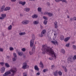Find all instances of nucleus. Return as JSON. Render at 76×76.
I'll use <instances>...</instances> for the list:
<instances>
[{"instance_id": "nucleus-12", "label": "nucleus", "mask_w": 76, "mask_h": 76, "mask_svg": "<svg viewBox=\"0 0 76 76\" xmlns=\"http://www.w3.org/2000/svg\"><path fill=\"white\" fill-rule=\"evenodd\" d=\"M4 8H5V6L4 5H3L2 8H1V10H0V12H3L4 10Z\"/></svg>"}, {"instance_id": "nucleus-24", "label": "nucleus", "mask_w": 76, "mask_h": 76, "mask_svg": "<svg viewBox=\"0 0 76 76\" xmlns=\"http://www.w3.org/2000/svg\"><path fill=\"white\" fill-rule=\"evenodd\" d=\"M47 22H48V21L47 20H45L44 21V24L45 25H46L47 24Z\"/></svg>"}, {"instance_id": "nucleus-10", "label": "nucleus", "mask_w": 76, "mask_h": 76, "mask_svg": "<svg viewBox=\"0 0 76 76\" xmlns=\"http://www.w3.org/2000/svg\"><path fill=\"white\" fill-rule=\"evenodd\" d=\"M40 67H41L42 69L44 68V64H43V63L42 62V61L40 62Z\"/></svg>"}, {"instance_id": "nucleus-48", "label": "nucleus", "mask_w": 76, "mask_h": 76, "mask_svg": "<svg viewBox=\"0 0 76 76\" xmlns=\"http://www.w3.org/2000/svg\"><path fill=\"white\" fill-rule=\"evenodd\" d=\"M44 15H48V12H45L44 13Z\"/></svg>"}, {"instance_id": "nucleus-2", "label": "nucleus", "mask_w": 76, "mask_h": 76, "mask_svg": "<svg viewBox=\"0 0 76 76\" xmlns=\"http://www.w3.org/2000/svg\"><path fill=\"white\" fill-rule=\"evenodd\" d=\"M10 71L12 72V74H11V76H13L15 75V73H16L17 69L16 68H12L10 69Z\"/></svg>"}, {"instance_id": "nucleus-42", "label": "nucleus", "mask_w": 76, "mask_h": 76, "mask_svg": "<svg viewBox=\"0 0 76 76\" xmlns=\"http://www.w3.org/2000/svg\"><path fill=\"white\" fill-rule=\"evenodd\" d=\"M16 58H12V61H16Z\"/></svg>"}, {"instance_id": "nucleus-29", "label": "nucleus", "mask_w": 76, "mask_h": 76, "mask_svg": "<svg viewBox=\"0 0 76 76\" xmlns=\"http://www.w3.org/2000/svg\"><path fill=\"white\" fill-rule=\"evenodd\" d=\"M35 46H33L32 51H35Z\"/></svg>"}, {"instance_id": "nucleus-31", "label": "nucleus", "mask_w": 76, "mask_h": 76, "mask_svg": "<svg viewBox=\"0 0 76 76\" xmlns=\"http://www.w3.org/2000/svg\"><path fill=\"white\" fill-rule=\"evenodd\" d=\"M48 15L49 16L51 17L53 16V14L50 12H49Z\"/></svg>"}, {"instance_id": "nucleus-59", "label": "nucleus", "mask_w": 76, "mask_h": 76, "mask_svg": "<svg viewBox=\"0 0 76 76\" xmlns=\"http://www.w3.org/2000/svg\"><path fill=\"white\" fill-rule=\"evenodd\" d=\"M73 19L74 20H76V17H75L73 18Z\"/></svg>"}, {"instance_id": "nucleus-26", "label": "nucleus", "mask_w": 76, "mask_h": 76, "mask_svg": "<svg viewBox=\"0 0 76 76\" xmlns=\"http://www.w3.org/2000/svg\"><path fill=\"white\" fill-rule=\"evenodd\" d=\"M25 11H26V12H29V11L30 10V8H25Z\"/></svg>"}, {"instance_id": "nucleus-33", "label": "nucleus", "mask_w": 76, "mask_h": 76, "mask_svg": "<svg viewBox=\"0 0 76 76\" xmlns=\"http://www.w3.org/2000/svg\"><path fill=\"white\" fill-rule=\"evenodd\" d=\"M65 46L66 47H70V43L66 44Z\"/></svg>"}, {"instance_id": "nucleus-6", "label": "nucleus", "mask_w": 76, "mask_h": 76, "mask_svg": "<svg viewBox=\"0 0 76 76\" xmlns=\"http://www.w3.org/2000/svg\"><path fill=\"white\" fill-rule=\"evenodd\" d=\"M28 20H24L22 22V23L23 25H27V24H28Z\"/></svg>"}, {"instance_id": "nucleus-5", "label": "nucleus", "mask_w": 76, "mask_h": 76, "mask_svg": "<svg viewBox=\"0 0 76 76\" xmlns=\"http://www.w3.org/2000/svg\"><path fill=\"white\" fill-rule=\"evenodd\" d=\"M22 68L23 69H27V67H26V63L25 62L23 63V67H22Z\"/></svg>"}, {"instance_id": "nucleus-55", "label": "nucleus", "mask_w": 76, "mask_h": 76, "mask_svg": "<svg viewBox=\"0 0 76 76\" xmlns=\"http://www.w3.org/2000/svg\"><path fill=\"white\" fill-rule=\"evenodd\" d=\"M11 1L12 2H15L16 1V0H11Z\"/></svg>"}, {"instance_id": "nucleus-30", "label": "nucleus", "mask_w": 76, "mask_h": 76, "mask_svg": "<svg viewBox=\"0 0 76 76\" xmlns=\"http://www.w3.org/2000/svg\"><path fill=\"white\" fill-rule=\"evenodd\" d=\"M41 10H42L41 8L39 7L38 8V12H41Z\"/></svg>"}, {"instance_id": "nucleus-58", "label": "nucleus", "mask_w": 76, "mask_h": 76, "mask_svg": "<svg viewBox=\"0 0 76 76\" xmlns=\"http://www.w3.org/2000/svg\"><path fill=\"white\" fill-rule=\"evenodd\" d=\"M36 75H40V73L37 72Z\"/></svg>"}, {"instance_id": "nucleus-18", "label": "nucleus", "mask_w": 76, "mask_h": 76, "mask_svg": "<svg viewBox=\"0 0 76 76\" xmlns=\"http://www.w3.org/2000/svg\"><path fill=\"white\" fill-rule=\"evenodd\" d=\"M34 69L36 70H37V71H39V68L38 67V66L37 65H35L34 66Z\"/></svg>"}, {"instance_id": "nucleus-34", "label": "nucleus", "mask_w": 76, "mask_h": 76, "mask_svg": "<svg viewBox=\"0 0 76 76\" xmlns=\"http://www.w3.org/2000/svg\"><path fill=\"white\" fill-rule=\"evenodd\" d=\"M14 58H17V56L16 55V53H13Z\"/></svg>"}, {"instance_id": "nucleus-53", "label": "nucleus", "mask_w": 76, "mask_h": 76, "mask_svg": "<svg viewBox=\"0 0 76 76\" xmlns=\"http://www.w3.org/2000/svg\"><path fill=\"white\" fill-rule=\"evenodd\" d=\"M47 4L48 6H50V3L49 2H47Z\"/></svg>"}, {"instance_id": "nucleus-50", "label": "nucleus", "mask_w": 76, "mask_h": 76, "mask_svg": "<svg viewBox=\"0 0 76 76\" xmlns=\"http://www.w3.org/2000/svg\"><path fill=\"white\" fill-rule=\"evenodd\" d=\"M64 70L65 72H67V68H66V67H65Z\"/></svg>"}, {"instance_id": "nucleus-19", "label": "nucleus", "mask_w": 76, "mask_h": 76, "mask_svg": "<svg viewBox=\"0 0 76 76\" xmlns=\"http://www.w3.org/2000/svg\"><path fill=\"white\" fill-rule=\"evenodd\" d=\"M39 23V22L37 21H35L33 22L34 24V25H37Z\"/></svg>"}, {"instance_id": "nucleus-39", "label": "nucleus", "mask_w": 76, "mask_h": 76, "mask_svg": "<svg viewBox=\"0 0 76 76\" xmlns=\"http://www.w3.org/2000/svg\"><path fill=\"white\" fill-rule=\"evenodd\" d=\"M73 48L74 50H76V46L75 45H73Z\"/></svg>"}, {"instance_id": "nucleus-61", "label": "nucleus", "mask_w": 76, "mask_h": 76, "mask_svg": "<svg viewBox=\"0 0 76 76\" xmlns=\"http://www.w3.org/2000/svg\"><path fill=\"white\" fill-rule=\"evenodd\" d=\"M4 19L2 18V17H0V19Z\"/></svg>"}, {"instance_id": "nucleus-35", "label": "nucleus", "mask_w": 76, "mask_h": 76, "mask_svg": "<svg viewBox=\"0 0 76 76\" xmlns=\"http://www.w3.org/2000/svg\"><path fill=\"white\" fill-rule=\"evenodd\" d=\"M10 51H13V50H14V49L13 48H12V47H10Z\"/></svg>"}, {"instance_id": "nucleus-52", "label": "nucleus", "mask_w": 76, "mask_h": 76, "mask_svg": "<svg viewBox=\"0 0 76 76\" xmlns=\"http://www.w3.org/2000/svg\"><path fill=\"white\" fill-rule=\"evenodd\" d=\"M70 19L71 21H73V20H74V19H73V18H70Z\"/></svg>"}, {"instance_id": "nucleus-41", "label": "nucleus", "mask_w": 76, "mask_h": 76, "mask_svg": "<svg viewBox=\"0 0 76 76\" xmlns=\"http://www.w3.org/2000/svg\"><path fill=\"white\" fill-rule=\"evenodd\" d=\"M34 51H32L31 52V51L29 52V53L30 54V55H32V54H33V53H34Z\"/></svg>"}, {"instance_id": "nucleus-64", "label": "nucleus", "mask_w": 76, "mask_h": 76, "mask_svg": "<svg viewBox=\"0 0 76 76\" xmlns=\"http://www.w3.org/2000/svg\"><path fill=\"white\" fill-rule=\"evenodd\" d=\"M62 67L63 69H64V68H65V66H62Z\"/></svg>"}, {"instance_id": "nucleus-49", "label": "nucleus", "mask_w": 76, "mask_h": 76, "mask_svg": "<svg viewBox=\"0 0 76 76\" xmlns=\"http://www.w3.org/2000/svg\"><path fill=\"white\" fill-rule=\"evenodd\" d=\"M55 1L56 2V3H59L60 1V0H55Z\"/></svg>"}, {"instance_id": "nucleus-7", "label": "nucleus", "mask_w": 76, "mask_h": 76, "mask_svg": "<svg viewBox=\"0 0 76 76\" xmlns=\"http://www.w3.org/2000/svg\"><path fill=\"white\" fill-rule=\"evenodd\" d=\"M30 45L31 47H32L34 45V40L31 39L30 41Z\"/></svg>"}, {"instance_id": "nucleus-9", "label": "nucleus", "mask_w": 76, "mask_h": 76, "mask_svg": "<svg viewBox=\"0 0 76 76\" xmlns=\"http://www.w3.org/2000/svg\"><path fill=\"white\" fill-rule=\"evenodd\" d=\"M69 39H70V37H68L65 38V39H64V41L65 42H67V41H68L69 40Z\"/></svg>"}, {"instance_id": "nucleus-16", "label": "nucleus", "mask_w": 76, "mask_h": 76, "mask_svg": "<svg viewBox=\"0 0 76 76\" xmlns=\"http://www.w3.org/2000/svg\"><path fill=\"white\" fill-rule=\"evenodd\" d=\"M10 9V7H6L4 10V11H7V10H9Z\"/></svg>"}, {"instance_id": "nucleus-40", "label": "nucleus", "mask_w": 76, "mask_h": 76, "mask_svg": "<svg viewBox=\"0 0 76 76\" xmlns=\"http://www.w3.org/2000/svg\"><path fill=\"white\" fill-rule=\"evenodd\" d=\"M58 74L60 76H61L62 75V72L61 71H59L58 72Z\"/></svg>"}, {"instance_id": "nucleus-21", "label": "nucleus", "mask_w": 76, "mask_h": 76, "mask_svg": "<svg viewBox=\"0 0 76 76\" xmlns=\"http://www.w3.org/2000/svg\"><path fill=\"white\" fill-rule=\"evenodd\" d=\"M5 65L7 67H10V65H9V64H8V63H6L5 64Z\"/></svg>"}, {"instance_id": "nucleus-11", "label": "nucleus", "mask_w": 76, "mask_h": 76, "mask_svg": "<svg viewBox=\"0 0 76 76\" xmlns=\"http://www.w3.org/2000/svg\"><path fill=\"white\" fill-rule=\"evenodd\" d=\"M68 60H69V61L71 62H73V57H69L68 58Z\"/></svg>"}, {"instance_id": "nucleus-56", "label": "nucleus", "mask_w": 76, "mask_h": 76, "mask_svg": "<svg viewBox=\"0 0 76 76\" xmlns=\"http://www.w3.org/2000/svg\"><path fill=\"white\" fill-rule=\"evenodd\" d=\"M23 16V14H20V17H22V16Z\"/></svg>"}, {"instance_id": "nucleus-54", "label": "nucleus", "mask_w": 76, "mask_h": 76, "mask_svg": "<svg viewBox=\"0 0 76 76\" xmlns=\"http://www.w3.org/2000/svg\"><path fill=\"white\" fill-rule=\"evenodd\" d=\"M0 51H3V49L1 48H0Z\"/></svg>"}, {"instance_id": "nucleus-17", "label": "nucleus", "mask_w": 76, "mask_h": 76, "mask_svg": "<svg viewBox=\"0 0 76 76\" xmlns=\"http://www.w3.org/2000/svg\"><path fill=\"white\" fill-rule=\"evenodd\" d=\"M26 33L25 32H20L19 33L20 35L22 36L25 35Z\"/></svg>"}, {"instance_id": "nucleus-37", "label": "nucleus", "mask_w": 76, "mask_h": 76, "mask_svg": "<svg viewBox=\"0 0 76 76\" xmlns=\"http://www.w3.org/2000/svg\"><path fill=\"white\" fill-rule=\"evenodd\" d=\"M55 67V66H54V65H52L51 66V69H53Z\"/></svg>"}, {"instance_id": "nucleus-51", "label": "nucleus", "mask_w": 76, "mask_h": 76, "mask_svg": "<svg viewBox=\"0 0 76 76\" xmlns=\"http://www.w3.org/2000/svg\"><path fill=\"white\" fill-rule=\"evenodd\" d=\"M0 64L2 66H3V65H4V62H1Z\"/></svg>"}, {"instance_id": "nucleus-14", "label": "nucleus", "mask_w": 76, "mask_h": 76, "mask_svg": "<svg viewBox=\"0 0 76 76\" xmlns=\"http://www.w3.org/2000/svg\"><path fill=\"white\" fill-rule=\"evenodd\" d=\"M51 42L53 44H54L55 45H56V44H57V45H58V42L57 41L56 42L54 41H52Z\"/></svg>"}, {"instance_id": "nucleus-57", "label": "nucleus", "mask_w": 76, "mask_h": 76, "mask_svg": "<svg viewBox=\"0 0 76 76\" xmlns=\"http://www.w3.org/2000/svg\"><path fill=\"white\" fill-rule=\"evenodd\" d=\"M49 59L50 60H53V59L52 58H49Z\"/></svg>"}, {"instance_id": "nucleus-36", "label": "nucleus", "mask_w": 76, "mask_h": 76, "mask_svg": "<svg viewBox=\"0 0 76 76\" xmlns=\"http://www.w3.org/2000/svg\"><path fill=\"white\" fill-rule=\"evenodd\" d=\"M61 52L63 54L65 53V50H64V49H62L61 50Z\"/></svg>"}, {"instance_id": "nucleus-4", "label": "nucleus", "mask_w": 76, "mask_h": 76, "mask_svg": "<svg viewBox=\"0 0 76 76\" xmlns=\"http://www.w3.org/2000/svg\"><path fill=\"white\" fill-rule=\"evenodd\" d=\"M10 74H11V72L10 71H7L3 75V76H7Z\"/></svg>"}, {"instance_id": "nucleus-25", "label": "nucleus", "mask_w": 76, "mask_h": 76, "mask_svg": "<svg viewBox=\"0 0 76 76\" xmlns=\"http://www.w3.org/2000/svg\"><path fill=\"white\" fill-rule=\"evenodd\" d=\"M1 16L2 17V18L4 19V18H5L6 16V15L5 14H2L1 15Z\"/></svg>"}, {"instance_id": "nucleus-27", "label": "nucleus", "mask_w": 76, "mask_h": 76, "mask_svg": "<svg viewBox=\"0 0 76 76\" xmlns=\"http://www.w3.org/2000/svg\"><path fill=\"white\" fill-rule=\"evenodd\" d=\"M12 28V25H10L8 27V30H11Z\"/></svg>"}, {"instance_id": "nucleus-63", "label": "nucleus", "mask_w": 76, "mask_h": 76, "mask_svg": "<svg viewBox=\"0 0 76 76\" xmlns=\"http://www.w3.org/2000/svg\"><path fill=\"white\" fill-rule=\"evenodd\" d=\"M31 71L32 73L33 72H34V71H33V70L32 69H31Z\"/></svg>"}, {"instance_id": "nucleus-62", "label": "nucleus", "mask_w": 76, "mask_h": 76, "mask_svg": "<svg viewBox=\"0 0 76 76\" xmlns=\"http://www.w3.org/2000/svg\"><path fill=\"white\" fill-rule=\"evenodd\" d=\"M26 67L27 68H28V67H29V66L27 65V63H26Z\"/></svg>"}, {"instance_id": "nucleus-13", "label": "nucleus", "mask_w": 76, "mask_h": 76, "mask_svg": "<svg viewBox=\"0 0 76 76\" xmlns=\"http://www.w3.org/2000/svg\"><path fill=\"white\" fill-rule=\"evenodd\" d=\"M19 4H22L23 6H24L25 4H26V2L25 1H24L23 2L22 1H20L19 3Z\"/></svg>"}, {"instance_id": "nucleus-47", "label": "nucleus", "mask_w": 76, "mask_h": 76, "mask_svg": "<svg viewBox=\"0 0 76 76\" xmlns=\"http://www.w3.org/2000/svg\"><path fill=\"white\" fill-rule=\"evenodd\" d=\"M22 50L23 51L25 52L26 51V49L25 48H23L22 49Z\"/></svg>"}, {"instance_id": "nucleus-1", "label": "nucleus", "mask_w": 76, "mask_h": 76, "mask_svg": "<svg viewBox=\"0 0 76 76\" xmlns=\"http://www.w3.org/2000/svg\"><path fill=\"white\" fill-rule=\"evenodd\" d=\"M42 46L43 50L42 54H45V53H50L52 57H54L55 58H56V53L53 50H52V48H50V47H48L47 46H45V45H43Z\"/></svg>"}, {"instance_id": "nucleus-38", "label": "nucleus", "mask_w": 76, "mask_h": 76, "mask_svg": "<svg viewBox=\"0 0 76 76\" xmlns=\"http://www.w3.org/2000/svg\"><path fill=\"white\" fill-rule=\"evenodd\" d=\"M47 71H48V69H45L43 70V72L44 73H45V72H47Z\"/></svg>"}, {"instance_id": "nucleus-15", "label": "nucleus", "mask_w": 76, "mask_h": 76, "mask_svg": "<svg viewBox=\"0 0 76 76\" xmlns=\"http://www.w3.org/2000/svg\"><path fill=\"white\" fill-rule=\"evenodd\" d=\"M64 36L63 35H61L60 36V39L61 40H64Z\"/></svg>"}, {"instance_id": "nucleus-8", "label": "nucleus", "mask_w": 76, "mask_h": 76, "mask_svg": "<svg viewBox=\"0 0 76 76\" xmlns=\"http://www.w3.org/2000/svg\"><path fill=\"white\" fill-rule=\"evenodd\" d=\"M6 68L4 67H2L1 69V72L2 73H3L5 71Z\"/></svg>"}, {"instance_id": "nucleus-20", "label": "nucleus", "mask_w": 76, "mask_h": 76, "mask_svg": "<svg viewBox=\"0 0 76 76\" xmlns=\"http://www.w3.org/2000/svg\"><path fill=\"white\" fill-rule=\"evenodd\" d=\"M54 25L55 28H57V21H55L54 22Z\"/></svg>"}, {"instance_id": "nucleus-43", "label": "nucleus", "mask_w": 76, "mask_h": 76, "mask_svg": "<svg viewBox=\"0 0 76 76\" xmlns=\"http://www.w3.org/2000/svg\"><path fill=\"white\" fill-rule=\"evenodd\" d=\"M43 18L44 19H45V20H48V18L46 17H45V16H44Z\"/></svg>"}, {"instance_id": "nucleus-60", "label": "nucleus", "mask_w": 76, "mask_h": 76, "mask_svg": "<svg viewBox=\"0 0 76 76\" xmlns=\"http://www.w3.org/2000/svg\"><path fill=\"white\" fill-rule=\"evenodd\" d=\"M7 59H9V58H10V56H7Z\"/></svg>"}, {"instance_id": "nucleus-28", "label": "nucleus", "mask_w": 76, "mask_h": 76, "mask_svg": "<svg viewBox=\"0 0 76 76\" xmlns=\"http://www.w3.org/2000/svg\"><path fill=\"white\" fill-rule=\"evenodd\" d=\"M32 39L33 40V41H34V40H35V35L34 34H33L32 35Z\"/></svg>"}, {"instance_id": "nucleus-45", "label": "nucleus", "mask_w": 76, "mask_h": 76, "mask_svg": "<svg viewBox=\"0 0 76 76\" xmlns=\"http://www.w3.org/2000/svg\"><path fill=\"white\" fill-rule=\"evenodd\" d=\"M23 76H27V73L26 72L23 73Z\"/></svg>"}, {"instance_id": "nucleus-46", "label": "nucleus", "mask_w": 76, "mask_h": 76, "mask_svg": "<svg viewBox=\"0 0 76 76\" xmlns=\"http://www.w3.org/2000/svg\"><path fill=\"white\" fill-rule=\"evenodd\" d=\"M60 1H62V2H65V3H67V1L66 0H60Z\"/></svg>"}, {"instance_id": "nucleus-3", "label": "nucleus", "mask_w": 76, "mask_h": 76, "mask_svg": "<svg viewBox=\"0 0 76 76\" xmlns=\"http://www.w3.org/2000/svg\"><path fill=\"white\" fill-rule=\"evenodd\" d=\"M45 32H46V30H43L41 32V34L39 35L40 37H42L43 36V34H45Z\"/></svg>"}, {"instance_id": "nucleus-44", "label": "nucleus", "mask_w": 76, "mask_h": 76, "mask_svg": "<svg viewBox=\"0 0 76 76\" xmlns=\"http://www.w3.org/2000/svg\"><path fill=\"white\" fill-rule=\"evenodd\" d=\"M73 58V60H76V55H75L73 58Z\"/></svg>"}, {"instance_id": "nucleus-23", "label": "nucleus", "mask_w": 76, "mask_h": 76, "mask_svg": "<svg viewBox=\"0 0 76 76\" xmlns=\"http://www.w3.org/2000/svg\"><path fill=\"white\" fill-rule=\"evenodd\" d=\"M32 18H38V15H33L32 16Z\"/></svg>"}, {"instance_id": "nucleus-32", "label": "nucleus", "mask_w": 76, "mask_h": 76, "mask_svg": "<svg viewBox=\"0 0 76 76\" xmlns=\"http://www.w3.org/2000/svg\"><path fill=\"white\" fill-rule=\"evenodd\" d=\"M54 75L55 76H57V71H56L54 73Z\"/></svg>"}, {"instance_id": "nucleus-22", "label": "nucleus", "mask_w": 76, "mask_h": 76, "mask_svg": "<svg viewBox=\"0 0 76 76\" xmlns=\"http://www.w3.org/2000/svg\"><path fill=\"white\" fill-rule=\"evenodd\" d=\"M18 54L19 56H22L23 55V53L22 52H18Z\"/></svg>"}]
</instances>
